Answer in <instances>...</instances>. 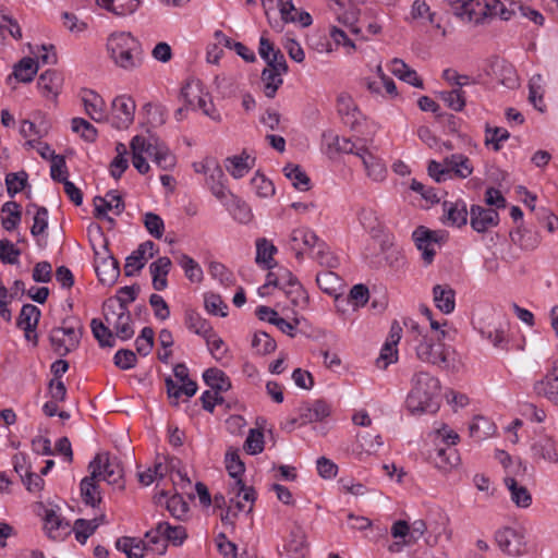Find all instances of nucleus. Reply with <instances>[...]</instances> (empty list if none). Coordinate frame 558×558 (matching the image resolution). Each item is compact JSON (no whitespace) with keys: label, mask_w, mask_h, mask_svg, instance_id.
I'll return each instance as SVG.
<instances>
[{"label":"nucleus","mask_w":558,"mask_h":558,"mask_svg":"<svg viewBox=\"0 0 558 558\" xmlns=\"http://www.w3.org/2000/svg\"><path fill=\"white\" fill-rule=\"evenodd\" d=\"M157 502H161L162 499H167V509L169 512L177 519H182L189 511L187 504L183 500V498L179 494H174L170 498H168V493L166 490H160L156 495Z\"/></svg>","instance_id":"nucleus-33"},{"label":"nucleus","mask_w":558,"mask_h":558,"mask_svg":"<svg viewBox=\"0 0 558 558\" xmlns=\"http://www.w3.org/2000/svg\"><path fill=\"white\" fill-rule=\"evenodd\" d=\"M416 357L423 363L449 369L453 350L440 342L439 337L424 336L415 347Z\"/></svg>","instance_id":"nucleus-4"},{"label":"nucleus","mask_w":558,"mask_h":558,"mask_svg":"<svg viewBox=\"0 0 558 558\" xmlns=\"http://www.w3.org/2000/svg\"><path fill=\"white\" fill-rule=\"evenodd\" d=\"M204 339L206 340L207 347L213 356L217 361H221L228 352L223 340L214 330L209 332Z\"/></svg>","instance_id":"nucleus-56"},{"label":"nucleus","mask_w":558,"mask_h":558,"mask_svg":"<svg viewBox=\"0 0 558 558\" xmlns=\"http://www.w3.org/2000/svg\"><path fill=\"white\" fill-rule=\"evenodd\" d=\"M96 3L114 15L125 16L138 9L141 0H96Z\"/></svg>","instance_id":"nucleus-24"},{"label":"nucleus","mask_w":558,"mask_h":558,"mask_svg":"<svg viewBox=\"0 0 558 558\" xmlns=\"http://www.w3.org/2000/svg\"><path fill=\"white\" fill-rule=\"evenodd\" d=\"M230 494L234 497H242L244 501L250 502L248 512L253 510V505L256 500V492L254 487L246 486L242 480H236L230 485Z\"/></svg>","instance_id":"nucleus-49"},{"label":"nucleus","mask_w":558,"mask_h":558,"mask_svg":"<svg viewBox=\"0 0 558 558\" xmlns=\"http://www.w3.org/2000/svg\"><path fill=\"white\" fill-rule=\"evenodd\" d=\"M225 173L221 167L216 166L207 177V185L211 193L220 201L225 199L229 194V190L223 184Z\"/></svg>","instance_id":"nucleus-39"},{"label":"nucleus","mask_w":558,"mask_h":558,"mask_svg":"<svg viewBox=\"0 0 558 558\" xmlns=\"http://www.w3.org/2000/svg\"><path fill=\"white\" fill-rule=\"evenodd\" d=\"M72 131L81 133L86 142H94L97 137V130L93 124L83 118H73L71 122Z\"/></svg>","instance_id":"nucleus-55"},{"label":"nucleus","mask_w":558,"mask_h":558,"mask_svg":"<svg viewBox=\"0 0 558 558\" xmlns=\"http://www.w3.org/2000/svg\"><path fill=\"white\" fill-rule=\"evenodd\" d=\"M357 157L361 159L366 175L375 181V182H381L385 180L387 174V168L385 162L375 156L372 151L366 148L365 150H360L357 153Z\"/></svg>","instance_id":"nucleus-18"},{"label":"nucleus","mask_w":558,"mask_h":558,"mask_svg":"<svg viewBox=\"0 0 558 558\" xmlns=\"http://www.w3.org/2000/svg\"><path fill=\"white\" fill-rule=\"evenodd\" d=\"M40 310L34 304H24L22 306L16 325L24 330L25 338L37 344L36 327L40 318Z\"/></svg>","instance_id":"nucleus-16"},{"label":"nucleus","mask_w":558,"mask_h":558,"mask_svg":"<svg viewBox=\"0 0 558 558\" xmlns=\"http://www.w3.org/2000/svg\"><path fill=\"white\" fill-rule=\"evenodd\" d=\"M337 110L344 124L354 129L362 119V113L349 94L342 93L337 98Z\"/></svg>","instance_id":"nucleus-19"},{"label":"nucleus","mask_w":558,"mask_h":558,"mask_svg":"<svg viewBox=\"0 0 558 558\" xmlns=\"http://www.w3.org/2000/svg\"><path fill=\"white\" fill-rule=\"evenodd\" d=\"M184 318L185 326L203 338L214 330L211 325L194 310H186Z\"/></svg>","instance_id":"nucleus-37"},{"label":"nucleus","mask_w":558,"mask_h":558,"mask_svg":"<svg viewBox=\"0 0 558 558\" xmlns=\"http://www.w3.org/2000/svg\"><path fill=\"white\" fill-rule=\"evenodd\" d=\"M513 243L519 244L524 250H534L539 243V236L536 232L529 231L518 227L510 233Z\"/></svg>","instance_id":"nucleus-45"},{"label":"nucleus","mask_w":558,"mask_h":558,"mask_svg":"<svg viewBox=\"0 0 558 558\" xmlns=\"http://www.w3.org/2000/svg\"><path fill=\"white\" fill-rule=\"evenodd\" d=\"M93 336L99 342V345L112 348L116 343L112 331L100 319L93 318L90 322Z\"/></svg>","instance_id":"nucleus-43"},{"label":"nucleus","mask_w":558,"mask_h":558,"mask_svg":"<svg viewBox=\"0 0 558 558\" xmlns=\"http://www.w3.org/2000/svg\"><path fill=\"white\" fill-rule=\"evenodd\" d=\"M99 480L94 477L93 473L89 476L84 477L81 481V496L83 501L95 508L101 502V495L99 490V486L97 484Z\"/></svg>","instance_id":"nucleus-28"},{"label":"nucleus","mask_w":558,"mask_h":558,"mask_svg":"<svg viewBox=\"0 0 558 558\" xmlns=\"http://www.w3.org/2000/svg\"><path fill=\"white\" fill-rule=\"evenodd\" d=\"M98 526V520L77 519L73 526L76 541L81 544H85L87 538L95 533Z\"/></svg>","instance_id":"nucleus-48"},{"label":"nucleus","mask_w":558,"mask_h":558,"mask_svg":"<svg viewBox=\"0 0 558 558\" xmlns=\"http://www.w3.org/2000/svg\"><path fill=\"white\" fill-rule=\"evenodd\" d=\"M287 72L275 71L272 69L265 68L262 72L260 80L263 83L264 94L268 98H274L277 90L283 83L282 75Z\"/></svg>","instance_id":"nucleus-32"},{"label":"nucleus","mask_w":558,"mask_h":558,"mask_svg":"<svg viewBox=\"0 0 558 558\" xmlns=\"http://www.w3.org/2000/svg\"><path fill=\"white\" fill-rule=\"evenodd\" d=\"M316 252L313 256L322 266L328 268H336L339 265L338 258L329 251L326 243L319 241L315 246Z\"/></svg>","instance_id":"nucleus-57"},{"label":"nucleus","mask_w":558,"mask_h":558,"mask_svg":"<svg viewBox=\"0 0 558 558\" xmlns=\"http://www.w3.org/2000/svg\"><path fill=\"white\" fill-rule=\"evenodd\" d=\"M286 177L292 181V184L295 189L300 191L310 190V178L307 174L301 169L300 166L289 163L283 168Z\"/></svg>","instance_id":"nucleus-46"},{"label":"nucleus","mask_w":558,"mask_h":558,"mask_svg":"<svg viewBox=\"0 0 558 558\" xmlns=\"http://www.w3.org/2000/svg\"><path fill=\"white\" fill-rule=\"evenodd\" d=\"M144 226L155 239H161L165 231V223L160 216L155 213L144 215Z\"/></svg>","instance_id":"nucleus-58"},{"label":"nucleus","mask_w":558,"mask_h":558,"mask_svg":"<svg viewBox=\"0 0 558 558\" xmlns=\"http://www.w3.org/2000/svg\"><path fill=\"white\" fill-rule=\"evenodd\" d=\"M61 77L56 71L47 70L41 73L37 81V86L43 96L56 98L61 88Z\"/></svg>","instance_id":"nucleus-26"},{"label":"nucleus","mask_w":558,"mask_h":558,"mask_svg":"<svg viewBox=\"0 0 558 558\" xmlns=\"http://www.w3.org/2000/svg\"><path fill=\"white\" fill-rule=\"evenodd\" d=\"M534 391L537 396L558 404V360L553 362L544 378L534 384Z\"/></svg>","instance_id":"nucleus-15"},{"label":"nucleus","mask_w":558,"mask_h":558,"mask_svg":"<svg viewBox=\"0 0 558 558\" xmlns=\"http://www.w3.org/2000/svg\"><path fill=\"white\" fill-rule=\"evenodd\" d=\"M255 158L243 151L239 156L228 157L225 160L227 171L235 179L244 177L253 167Z\"/></svg>","instance_id":"nucleus-23"},{"label":"nucleus","mask_w":558,"mask_h":558,"mask_svg":"<svg viewBox=\"0 0 558 558\" xmlns=\"http://www.w3.org/2000/svg\"><path fill=\"white\" fill-rule=\"evenodd\" d=\"M415 245L422 252V257L426 264H430L435 256V246L439 243L441 236L436 231L426 227H418L412 234Z\"/></svg>","instance_id":"nucleus-12"},{"label":"nucleus","mask_w":558,"mask_h":558,"mask_svg":"<svg viewBox=\"0 0 558 558\" xmlns=\"http://www.w3.org/2000/svg\"><path fill=\"white\" fill-rule=\"evenodd\" d=\"M107 49L114 64L125 71H133L142 64V45L131 33L111 34Z\"/></svg>","instance_id":"nucleus-2"},{"label":"nucleus","mask_w":558,"mask_h":558,"mask_svg":"<svg viewBox=\"0 0 558 558\" xmlns=\"http://www.w3.org/2000/svg\"><path fill=\"white\" fill-rule=\"evenodd\" d=\"M277 253V247L267 239H258L256 241V258L255 262L266 269H271L272 257Z\"/></svg>","instance_id":"nucleus-35"},{"label":"nucleus","mask_w":558,"mask_h":558,"mask_svg":"<svg viewBox=\"0 0 558 558\" xmlns=\"http://www.w3.org/2000/svg\"><path fill=\"white\" fill-rule=\"evenodd\" d=\"M95 271L101 283L112 286L120 276L119 262L110 254L108 244L101 251H95Z\"/></svg>","instance_id":"nucleus-8"},{"label":"nucleus","mask_w":558,"mask_h":558,"mask_svg":"<svg viewBox=\"0 0 558 558\" xmlns=\"http://www.w3.org/2000/svg\"><path fill=\"white\" fill-rule=\"evenodd\" d=\"M301 424L318 422L329 416L330 407L323 400L304 402L298 408Z\"/></svg>","instance_id":"nucleus-20"},{"label":"nucleus","mask_w":558,"mask_h":558,"mask_svg":"<svg viewBox=\"0 0 558 558\" xmlns=\"http://www.w3.org/2000/svg\"><path fill=\"white\" fill-rule=\"evenodd\" d=\"M88 470L94 477L99 481H106L110 485H117L120 489L124 488V470L121 461L109 452H100L89 462Z\"/></svg>","instance_id":"nucleus-5"},{"label":"nucleus","mask_w":558,"mask_h":558,"mask_svg":"<svg viewBox=\"0 0 558 558\" xmlns=\"http://www.w3.org/2000/svg\"><path fill=\"white\" fill-rule=\"evenodd\" d=\"M510 137V133L502 128H492L488 124L485 128V145L493 146L495 151L500 150L501 143Z\"/></svg>","instance_id":"nucleus-50"},{"label":"nucleus","mask_w":558,"mask_h":558,"mask_svg":"<svg viewBox=\"0 0 558 558\" xmlns=\"http://www.w3.org/2000/svg\"><path fill=\"white\" fill-rule=\"evenodd\" d=\"M505 485L510 492V498L517 507L527 508L532 504V496L527 488L518 483V481L511 476H506Z\"/></svg>","instance_id":"nucleus-29"},{"label":"nucleus","mask_w":558,"mask_h":558,"mask_svg":"<svg viewBox=\"0 0 558 558\" xmlns=\"http://www.w3.org/2000/svg\"><path fill=\"white\" fill-rule=\"evenodd\" d=\"M251 184L259 197H269L275 193L272 182L258 172L252 178Z\"/></svg>","instance_id":"nucleus-64"},{"label":"nucleus","mask_w":558,"mask_h":558,"mask_svg":"<svg viewBox=\"0 0 558 558\" xmlns=\"http://www.w3.org/2000/svg\"><path fill=\"white\" fill-rule=\"evenodd\" d=\"M132 163L134 168L142 174L149 171V165L144 157L147 155V140L143 136L136 135L131 141Z\"/></svg>","instance_id":"nucleus-25"},{"label":"nucleus","mask_w":558,"mask_h":558,"mask_svg":"<svg viewBox=\"0 0 558 558\" xmlns=\"http://www.w3.org/2000/svg\"><path fill=\"white\" fill-rule=\"evenodd\" d=\"M499 548L509 556L518 557L527 551L525 536L522 530L504 527L495 534Z\"/></svg>","instance_id":"nucleus-9"},{"label":"nucleus","mask_w":558,"mask_h":558,"mask_svg":"<svg viewBox=\"0 0 558 558\" xmlns=\"http://www.w3.org/2000/svg\"><path fill=\"white\" fill-rule=\"evenodd\" d=\"M82 100L86 113L96 122L106 119V105L100 95L90 89L83 90Z\"/></svg>","instance_id":"nucleus-22"},{"label":"nucleus","mask_w":558,"mask_h":558,"mask_svg":"<svg viewBox=\"0 0 558 558\" xmlns=\"http://www.w3.org/2000/svg\"><path fill=\"white\" fill-rule=\"evenodd\" d=\"M146 262L147 257L143 254V250L137 247L125 259L124 275L126 277H133L145 266Z\"/></svg>","instance_id":"nucleus-51"},{"label":"nucleus","mask_w":558,"mask_h":558,"mask_svg":"<svg viewBox=\"0 0 558 558\" xmlns=\"http://www.w3.org/2000/svg\"><path fill=\"white\" fill-rule=\"evenodd\" d=\"M158 530L162 532V550L166 549V542H171L174 546L181 545L187 537L186 531L182 525L172 526L168 522H159Z\"/></svg>","instance_id":"nucleus-38"},{"label":"nucleus","mask_w":558,"mask_h":558,"mask_svg":"<svg viewBox=\"0 0 558 558\" xmlns=\"http://www.w3.org/2000/svg\"><path fill=\"white\" fill-rule=\"evenodd\" d=\"M154 330L150 327H144L141 335L135 340L138 354L146 356L150 353L154 345Z\"/></svg>","instance_id":"nucleus-59"},{"label":"nucleus","mask_w":558,"mask_h":558,"mask_svg":"<svg viewBox=\"0 0 558 558\" xmlns=\"http://www.w3.org/2000/svg\"><path fill=\"white\" fill-rule=\"evenodd\" d=\"M530 450L532 458L536 462L558 463L557 442L553 436L547 434L537 435L532 439Z\"/></svg>","instance_id":"nucleus-10"},{"label":"nucleus","mask_w":558,"mask_h":558,"mask_svg":"<svg viewBox=\"0 0 558 558\" xmlns=\"http://www.w3.org/2000/svg\"><path fill=\"white\" fill-rule=\"evenodd\" d=\"M499 222V214L496 209L486 208L481 205H472L470 209V225L471 228L478 232L484 233L489 229L496 227Z\"/></svg>","instance_id":"nucleus-13"},{"label":"nucleus","mask_w":558,"mask_h":558,"mask_svg":"<svg viewBox=\"0 0 558 558\" xmlns=\"http://www.w3.org/2000/svg\"><path fill=\"white\" fill-rule=\"evenodd\" d=\"M104 316L109 326H112L116 336L121 340H129L134 336L131 313L124 303L119 304L112 299L104 303Z\"/></svg>","instance_id":"nucleus-6"},{"label":"nucleus","mask_w":558,"mask_h":558,"mask_svg":"<svg viewBox=\"0 0 558 558\" xmlns=\"http://www.w3.org/2000/svg\"><path fill=\"white\" fill-rule=\"evenodd\" d=\"M530 0H480L469 3V16L465 21L475 24L484 23L487 19L499 16L502 21L517 17Z\"/></svg>","instance_id":"nucleus-3"},{"label":"nucleus","mask_w":558,"mask_h":558,"mask_svg":"<svg viewBox=\"0 0 558 558\" xmlns=\"http://www.w3.org/2000/svg\"><path fill=\"white\" fill-rule=\"evenodd\" d=\"M135 101L128 96H118L112 101V123L119 129H128L133 120L135 113Z\"/></svg>","instance_id":"nucleus-11"},{"label":"nucleus","mask_w":558,"mask_h":558,"mask_svg":"<svg viewBox=\"0 0 558 558\" xmlns=\"http://www.w3.org/2000/svg\"><path fill=\"white\" fill-rule=\"evenodd\" d=\"M38 71L37 62L29 57H25L14 66L13 75L23 83L32 82Z\"/></svg>","instance_id":"nucleus-41"},{"label":"nucleus","mask_w":558,"mask_h":558,"mask_svg":"<svg viewBox=\"0 0 558 558\" xmlns=\"http://www.w3.org/2000/svg\"><path fill=\"white\" fill-rule=\"evenodd\" d=\"M204 381L216 392L220 393L231 388L226 374L218 368H208L203 374Z\"/></svg>","instance_id":"nucleus-36"},{"label":"nucleus","mask_w":558,"mask_h":558,"mask_svg":"<svg viewBox=\"0 0 558 558\" xmlns=\"http://www.w3.org/2000/svg\"><path fill=\"white\" fill-rule=\"evenodd\" d=\"M244 449L250 454H258L264 450V434L259 429H250L244 442Z\"/></svg>","instance_id":"nucleus-61"},{"label":"nucleus","mask_w":558,"mask_h":558,"mask_svg":"<svg viewBox=\"0 0 558 558\" xmlns=\"http://www.w3.org/2000/svg\"><path fill=\"white\" fill-rule=\"evenodd\" d=\"M21 251L8 239L0 240V260L4 264L15 265Z\"/></svg>","instance_id":"nucleus-62"},{"label":"nucleus","mask_w":558,"mask_h":558,"mask_svg":"<svg viewBox=\"0 0 558 558\" xmlns=\"http://www.w3.org/2000/svg\"><path fill=\"white\" fill-rule=\"evenodd\" d=\"M95 217L97 219H106L110 223H114V219L108 216L109 210H114L116 215H120L124 208L122 197L116 191H109L105 197H94Z\"/></svg>","instance_id":"nucleus-14"},{"label":"nucleus","mask_w":558,"mask_h":558,"mask_svg":"<svg viewBox=\"0 0 558 558\" xmlns=\"http://www.w3.org/2000/svg\"><path fill=\"white\" fill-rule=\"evenodd\" d=\"M147 156L162 170H171L177 162L175 156L157 138L147 141Z\"/></svg>","instance_id":"nucleus-17"},{"label":"nucleus","mask_w":558,"mask_h":558,"mask_svg":"<svg viewBox=\"0 0 558 558\" xmlns=\"http://www.w3.org/2000/svg\"><path fill=\"white\" fill-rule=\"evenodd\" d=\"M444 211L451 226L460 228L466 225L469 211L464 202H445Z\"/></svg>","instance_id":"nucleus-31"},{"label":"nucleus","mask_w":558,"mask_h":558,"mask_svg":"<svg viewBox=\"0 0 558 558\" xmlns=\"http://www.w3.org/2000/svg\"><path fill=\"white\" fill-rule=\"evenodd\" d=\"M434 302L438 310L445 314L453 312L456 306L454 290L448 284H437L433 289Z\"/></svg>","instance_id":"nucleus-27"},{"label":"nucleus","mask_w":558,"mask_h":558,"mask_svg":"<svg viewBox=\"0 0 558 558\" xmlns=\"http://www.w3.org/2000/svg\"><path fill=\"white\" fill-rule=\"evenodd\" d=\"M252 347L259 354H269L276 350V341L265 331H256L253 336Z\"/></svg>","instance_id":"nucleus-52"},{"label":"nucleus","mask_w":558,"mask_h":558,"mask_svg":"<svg viewBox=\"0 0 558 558\" xmlns=\"http://www.w3.org/2000/svg\"><path fill=\"white\" fill-rule=\"evenodd\" d=\"M2 213L7 214L2 218V227L11 231L17 227L21 221V207L16 202H7L2 206Z\"/></svg>","instance_id":"nucleus-47"},{"label":"nucleus","mask_w":558,"mask_h":558,"mask_svg":"<svg viewBox=\"0 0 558 558\" xmlns=\"http://www.w3.org/2000/svg\"><path fill=\"white\" fill-rule=\"evenodd\" d=\"M316 282L319 289L329 295H337L339 289L342 286L341 278L331 270L317 274Z\"/></svg>","instance_id":"nucleus-40"},{"label":"nucleus","mask_w":558,"mask_h":558,"mask_svg":"<svg viewBox=\"0 0 558 558\" xmlns=\"http://www.w3.org/2000/svg\"><path fill=\"white\" fill-rule=\"evenodd\" d=\"M318 242L319 239L315 232L307 228L294 229L290 238V244L300 245L302 248L304 246L314 250Z\"/></svg>","instance_id":"nucleus-44"},{"label":"nucleus","mask_w":558,"mask_h":558,"mask_svg":"<svg viewBox=\"0 0 558 558\" xmlns=\"http://www.w3.org/2000/svg\"><path fill=\"white\" fill-rule=\"evenodd\" d=\"M440 97L446 102V105L454 111H461L465 106V97L460 88L441 92Z\"/></svg>","instance_id":"nucleus-63"},{"label":"nucleus","mask_w":558,"mask_h":558,"mask_svg":"<svg viewBox=\"0 0 558 558\" xmlns=\"http://www.w3.org/2000/svg\"><path fill=\"white\" fill-rule=\"evenodd\" d=\"M81 328L74 326L54 327L49 335L52 350L59 356H65L80 344Z\"/></svg>","instance_id":"nucleus-7"},{"label":"nucleus","mask_w":558,"mask_h":558,"mask_svg":"<svg viewBox=\"0 0 558 558\" xmlns=\"http://www.w3.org/2000/svg\"><path fill=\"white\" fill-rule=\"evenodd\" d=\"M444 163L449 169V175L453 172L458 178L465 179L473 172L471 160L462 154H452L446 157Z\"/></svg>","instance_id":"nucleus-30"},{"label":"nucleus","mask_w":558,"mask_h":558,"mask_svg":"<svg viewBox=\"0 0 558 558\" xmlns=\"http://www.w3.org/2000/svg\"><path fill=\"white\" fill-rule=\"evenodd\" d=\"M229 211L231 213L233 218L241 223L250 222L253 217L248 205L245 202L235 197H233L232 199V204L229 207Z\"/></svg>","instance_id":"nucleus-60"},{"label":"nucleus","mask_w":558,"mask_h":558,"mask_svg":"<svg viewBox=\"0 0 558 558\" xmlns=\"http://www.w3.org/2000/svg\"><path fill=\"white\" fill-rule=\"evenodd\" d=\"M28 175L25 171L11 172L5 177L7 191L10 196L21 192L27 184Z\"/></svg>","instance_id":"nucleus-53"},{"label":"nucleus","mask_w":558,"mask_h":558,"mask_svg":"<svg viewBox=\"0 0 558 558\" xmlns=\"http://www.w3.org/2000/svg\"><path fill=\"white\" fill-rule=\"evenodd\" d=\"M428 458L434 465L442 472H449L460 462L456 449L441 447L439 445H436V448L429 452Z\"/></svg>","instance_id":"nucleus-21"},{"label":"nucleus","mask_w":558,"mask_h":558,"mask_svg":"<svg viewBox=\"0 0 558 558\" xmlns=\"http://www.w3.org/2000/svg\"><path fill=\"white\" fill-rule=\"evenodd\" d=\"M179 264L184 269L185 276L192 282H199L203 279V270L201 266L189 255H181Z\"/></svg>","instance_id":"nucleus-54"},{"label":"nucleus","mask_w":558,"mask_h":558,"mask_svg":"<svg viewBox=\"0 0 558 558\" xmlns=\"http://www.w3.org/2000/svg\"><path fill=\"white\" fill-rule=\"evenodd\" d=\"M44 522L47 535L54 541L60 539L62 537L61 530L68 527V523H64L53 509L45 511Z\"/></svg>","instance_id":"nucleus-34"},{"label":"nucleus","mask_w":558,"mask_h":558,"mask_svg":"<svg viewBox=\"0 0 558 558\" xmlns=\"http://www.w3.org/2000/svg\"><path fill=\"white\" fill-rule=\"evenodd\" d=\"M440 383L427 372H416L411 378V390L407 397V408L412 414L435 412L438 409Z\"/></svg>","instance_id":"nucleus-1"},{"label":"nucleus","mask_w":558,"mask_h":558,"mask_svg":"<svg viewBox=\"0 0 558 558\" xmlns=\"http://www.w3.org/2000/svg\"><path fill=\"white\" fill-rule=\"evenodd\" d=\"M470 436L477 441L484 440L495 432V425L484 416H475L470 427Z\"/></svg>","instance_id":"nucleus-42"}]
</instances>
